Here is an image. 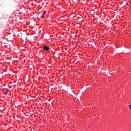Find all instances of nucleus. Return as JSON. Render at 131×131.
I'll return each mask as SVG.
<instances>
[{"mask_svg": "<svg viewBox=\"0 0 131 131\" xmlns=\"http://www.w3.org/2000/svg\"><path fill=\"white\" fill-rule=\"evenodd\" d=\"M8 92H9V89H4L3 90V92L4 95H7V94L8 93Z\"/></svg>", "mask_w": 131, "mask_h": 131, "instance_id": "f257e3e1", "label": "nucleus"}, {"mask_svg": "<svg viewBox=\"0 0 131 131\" xmlns=\"http://www.w3.org/2000/svg\"><path fill=\"white\" fill-rule=\"evenodd\" d=\"M43 50H44L45 51H49V47H48V46H45V47H43Z\"/></svg>", "mask_w": 131, "mask_h": 131, "instance_id": "f03ea898", "label": "nucleus"}, {"mask_svg": "<svg viewBox=\"0 0 131 131\" xmlns=\"http://www.w3.org/2000/svg\"><path fill=\"white\" fill-rule=\"evenodd\" d=\"M46 11H44L43 12V15H46Z\"/></svg>", "mask_w": 131, "mask_h": 131, "instance_id": "7ed1b4c3", "label": "nucleus"}, {"mask_svg": "<svg viewBox=\"0 0 131 131\" xmlns=\"http://www.w3.org/2000/svg\"><path fill=\"white\" fill-rule=\"evenodd\" d=\"M41 17L42 18H45V15H43L42 16H41Z\"/></svg>", "mask_w": 131, "mask_h": 131, "instance_id": "20e7f679", "label": "nucleus"}]
</instances>
